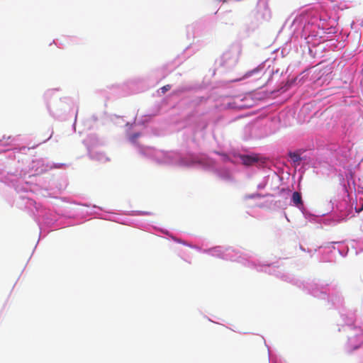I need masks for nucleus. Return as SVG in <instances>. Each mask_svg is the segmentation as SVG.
I'll return each mask as SVG.
<instances>
[{
  "label": "nucleus",
  "instance_id": "nucleus-1",
  "mask_svg": "<svg viewBox=\"0 0 363 363\" xmlns=\"http://www.w3.org/2000/svg\"><path fill=\"white\" fill-rule=\"evenodd\" d=\"M241 162L245 166H252L258 162V157L256 155H240Z\"/></svg>",
  "mask_w": 363,
  "mask_h": 363
},
{
  "label": "nucleus",
  "instance_id": "nucleus-2",
  "mask_svg": "<svg viewBox=\"0 0 363 363\" xmlns=\"http://www.w3.org/2000/svg\"><path fill=\"white\" fill-rule=\"evenodd\" d=\"M292 201L296 206L303 205L301 194L297 191L294 192L292 195Z\"/></svg>",
  "mask_w": 363,
  "mask_h": 363
},
{
  "label": "nucleus",
  "instance_id": "nucleus-3",
  "mask_svg": "<svg viewBox=\"0 0 363 363\" xmlns=\"http://www.w3.org/2000/svg\"><path fill=\"white\" fill-rule=\"evenodd\" d=\"M230 59H231V54L230 52H225L218 60V63L220 65H225L226 62Z\"/></svg>",
  "mask_w": 363,
  "mask_h": 363
},
{
  "label": "nucleus",
  "instance_id": "nucleus-4",
  "mask_svg": "<svg viewBox=\"0 0 363 363\" xmlns=\"http://www.w3.org/2000/svg\"><path fill=\"white\" fill-rule=\"evenodd\" d=\"M289 155L291 157V159L293 160V162L295 163H299V162L301 160V157L296 152H290Z\"/></svg>",
  "mask_w": 363,
  "mask_h": 363
},
{
  "label": "nucleus",
  "instance_id": "nucleus-5",
  "mask_svg": "<svg viewBox=\"0 0 363 363\" xmlns=\"http://www.w3.org/2000/svg\"><path fill=\"white\" fill-rule=\"evenodd\" d=\"M259 71V69L258 67L257 68H255L253 69H252L251 71H249L248 72H247L245 75V78H247V77H249L250 76H252V74H254L255 73H257Z\"/></svg>",
  "mask_w": 363,
  "mask_h": 363
},
{
  "label": "nucleus",
  "instance_id": "nucleus-6",
  "mask_svg": "<svg viewBox=\"0 0 363 363\" xmlns=\"http://www.w3.org/2000/svg\"><path fill=\"white\" fill-rule=\"evenodd\" d=\"M139 136H140V133H134L130 135V140L133 142H135Z\"/></svg>",
  "mask_w": 363,
  "mask_h": 363
},
{
  "label": "nucleus",
  "instance_id": "nucleus-7",
  "mask_svg": "<svg viewBox=\"0 0 363 363\" xmlns=\"http://www.w3.org/2000/svg\"><path fill=\"white\" fill-rule=\"evenodd\" d=\"M170 89V86L169 85H166V86H164L161 88V91H162V94H164L167 91L169 90Z\"/></svg>",
  "mask_w": 363,
  "mask_h": 363
}]
</instances>
